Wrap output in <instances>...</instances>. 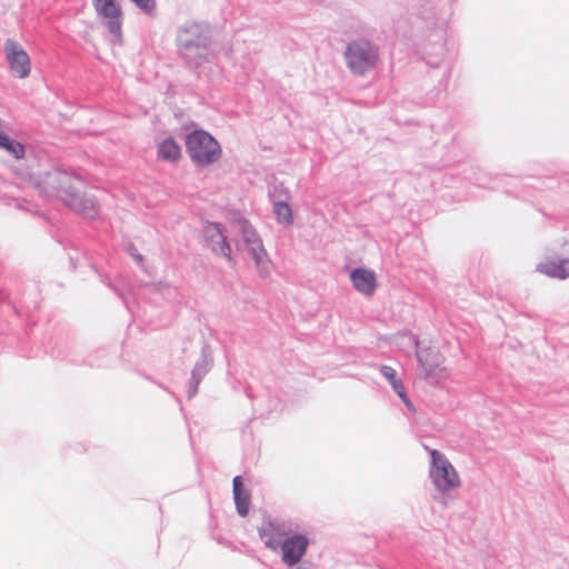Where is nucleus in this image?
Returning a JSON list of instances; mask_svg holds the SVG:
<instances>
[{
	"mask_svg": "<svg viewBox=\"0 0 569 569\" xmlns=\"http://www.w3.org/2000/svg\"><path fill=\"white\" fill-rule=\"evenodd\" d=\"M451 0H403L407 13L393 20L397 36L409 41L430 68L429 78L437 84L430 90L428 104L447 91L455 52L448 47L447 30L452 9Z\"/></svg>",
	"mask_w": 569,
	"mask_h": 569,
	"instance_id": "1",
	"label": "nucleus"
},
{
	"mask_svg": "<svg viewBox=\"0 0 569 569\" xmlns=\"http://www.w3.org/2000/svg\"><path fill=\"white\" fill-rule=\"evenodd\" d=\"M176 47L184 68L199 72L204 63L213 58V38L209 24L198 21H186L179 26L176 36Z\"/></svg>",
	"mask_w": 569,
	"mask_h": 569,
	"instance_id": "2",
	"label": "nucleus"
},
{
	"mask_svg": "<svg viewBox=\"0 0 569 569\" xmlns=\"http://www.w3.org/2000/svg\"><path fill=\"white\" fill-rule=\"evenodd\" d=\"M48 179L51 187L60 192L64 206L86 218L94 219L98 217L99 204L94 196L80 192L71 183V179L82 181V176L74 168L57 169L48 176Z\"/></svg>",
	"mask_w": 569,
	"mask_h": 569,
	"instance_id": "3",
	"label": "nucleus"
},
{
	"mask_svg": "<svg viewBox=\"0 0 569 569\" xmlns=\"http://www.w3.org/2000/svg\"><path fill=\"white\" fill-rule=\"evenodd\" d=\"M48 179L51 187L60 192L64 206L86 218L94 219L98 217L99 204L94 196L80 192L71 183V179L82 181V176L74 168L57 169L48 176Z\"/></svg>",
	"mask_w": 569,
	"mask_h": 569,
	"instance_id": "4",
	"label": "nucleus"
},
{
	"mask_svg": "<svg viewBox=\"0 0 569 569\" xmlns=\"http://www.w3.org/2000/svg\"><path fill=\"white\" fill-rule=\"evenodd\" d=\"M359 37L350 40L345 50V60L353 76L363 77L376 69L380 60V49L377 43L367 38L365 26L357 21Z\"/></svg>",
	"mask_w": 569,
	"mask_h": 569,
	"instance_id": "5",
	"label": "nucleus"
},
{
	"mask_svg": "<svg viewBox=\"0 0 569 569\" xmlns=\"http://www.w3.org/2000/svg\"><path fill=\"white\" fill-rule=\"evenodd\" d=\"M186 152L197 168L218 162L222 156L220 142L207 130L196 126L184 136Z\"/></svg>",
	"mask_w": 569,
	"mask_h": 569,
	"instance_id": "6",
	"label": "nucleus"
},
{
	"mask_svg": "<svg viewBox=\"0 0 569 569\" xmlns=\"http://www.w3.org/2000/svg\"><path fill=\"white\" fill-rule=\"evenodd\" d=\"M411 340L415 346V356L420 369V378L432 386L441 383L448 377L447 368L443 366L445 357L441 351L429 345H425L412 335Z\"/></svg>",
	"mask_w": 569,
	"mask_h": 569,
	"instance_id": "7",
	"label": "nucleus"
},
{
	"mask_svg": "<svg viewBox=\"0 0 569 569\" xmlns=\"http://www.w3.org/2000/svg\"><path fill=\"white\" fill-rule=\"evenodd\" d=\"M268 525L278 537H284L282 540L281 561L288 567L297 566L308 551L310 538L302 532L289 533L277 519L270 520Z\"/></svg>",
	"mask_w": 569,
	"mask_h": 569,
	"instance_id": "8",
	"label": "nucleus"
},
{
	"mask_svg": "<svg viewBox=\"0 0 569 569\" xmlns=\"http://www.w3.org/2000/svg\"><path fill=\"white\" fill-rule=\"evenodd\" d=\"M237 224L246 249L254 261L260 276L268 277L270 274L271 261L261 237L247 218L240 217L237 220Z\"/></svg>",
	"mask_w": 569,
	"mask_h": 569,
	"instance_id": "9",
	"label": "nucleus"
},
{
	"mask_svg": "<svg viewBox=\"0 0 569 569\" xmlns=\"http://www.w3.org/2000/svg\"><path fill=\"white\" fill-rule=\"evenodd\" d=\"M431 481L443 493L459 486V477L450 461L437 449L430 450Z\"/></svg>",
	"mask_w": 569,
	"mask_h": 569,
	"instance_id": "10",
	"label": "nucleus"
},
{
	"mask_svg": "<svg viewBox=\"0 0 569 569\" xmlns=\"http://www.w3.org/2000/svg\"><path fill=\"white\" fill-rule=\"evenodd\" d=\"M98 18L113 37V43L122 44L123 11L119 0H92Z\"/></svg>",
	"mask_w": 569,
	"mask_h": 569,
	"instance_id": "11",
	"label": "nucleus"
},
{
	"mask_svg": "<svg viewBox=\"0 0 569 569\" xmlns=\"http://www.w3.org/2000/svg\"><path fill=\"white\" fill-rule=\"evenodd\" d=\"M202 233L204 246L216 257L226 259L230 264L234 263L231 241L223 223L207 220L203 223Z\"/></svg>",
	"mask_w": 569,
	"mask_h": 569,
	"instance_id": "12",
	"label": "nucleus"
},
{
	"mask_svg": "<svg viewBox=\"0 0 569 569\" xmlns=\"http://www.w3.org/2000/svg\"><path fill=\"white\" fill-rule=\"evenodd\" d=\"M213 363L214 360L212 348L209 343L204 342L201 347L200 356L191 370V376L187 388L188 399L196 397L201 381L211 371Z\"/></svg>",
	"mask_w": 569,
	"mask_h": 569,
	"instance_id": "13",
	"label": "nucleus"
},
{
	"mask_svg": "<svg viewBox=\"0 0 569 569\" xmlns=\"http://www.w3.org/2000/svg\"><path fill=\"white\" fill-rule=\"evenodd\" d=\"M7 61L11 72L18 78H26L31 70L30 57L27 51L14 40L4 42Z\"/></svg>",
	"mask_w": 569,
	"mask_h": 569,
	"instance_id": "14",
	"label": "nucleus"
},
{
	"mask_svg": "<svg viewBox=\"0 0 569 569\" xmlns=\"http://www.w3.org/2000/svg\"><path fill=\"white\" fill-rule=\"evenodd\" d=\"M536 271L558 280L569 278V258H545L537 263Z\"/></svg>",
	"mask_w": 569,
	"mask_h": 569,
	"instance_id": "15",
	"label": "nucleus"
},
{
	"mask_svg": "<svg viewBox=\"0 0 569 569\" xmlns=\"http://www.w3.org/2000/svg\"><path fill=\"white\" fill-rule=\"evenodd\" d=\"M350 280L353 288L366 296H371L377 288L375 272L365 267L355 268L350 273Z\"/></svg>",
	"mask_w": 569,
	"mask_h": 569,
	"instance_id": "16",
	"label": "nucleus"
},
{
	"mask_svg": "<svg viewBox=\"0 0 569 569\" xmlns=\"http://www.w3.org/2000/svg\"><path fill=\"white\" fill-rule=\"evenodd\" d=\"M157 159L176 164L182 159V148L173 137H167L157 144Z\"/></svg>",
	"mask_w": 569,
	"mask_h": 569,
	"instance_id": "17",
	"label": "nucleus"
},
{
	"mask_svg": "<svg viewBox=\"0 0 569 569\" xmlns=\"http://www.w3.org/2000/svg\"><path fill=\"white\" fill-rule=\"evenodd\" d=\"M380 373L388 380V382L391 385L392 390L397 396L401 399L406 408L412 412L416 413V407L411 399L408 397L405 386L402 383V380L397 378V371L387 365L380 366Z\"/></svg>",
	"mask_w": 569,
	"mask_h": 569,
	"instance_id": "18",
	"label": "nucleus"
},
{
	"mask_svg": "<svg viewBox=\"0 0 569 569\" xmlns=\"http://www.w3.org/2000/svg\"><path fill=\"white\" fill-rule=\"evenodd\" d=\"M233 500L237 513L240 517H247L250 508L251 495L244 486L243 477L238 475L232 480Z\"/></svg>",
	"mask_w": 569,
	"mask_h": 569,
	"instance_id": "19",
	"label": "nucleus"
},
{
	"mask_svg": "<svg viewBox=\"0 0 569 569\" xmlns=\"http://www.w3.org/2000/svg\"><path fill=\"white\" fill-rule=\"evenodd\" d=\"M281 197L274 199L272 203L273 213L279 224L289 227L293 223V211L289 206L290 192L287 188H279Z\"/></svg>",
	"mask_w": 569,
	"mask_h": 569,
	"instance_id": "20",
	"label": "nucleus"
},
{
	"mask_svg": "<svg viewBox=\"0 0 569 569\" xmlns=\"http://www.w3.org/2000/svg\"><path fill=\"white\" fill-rule=\"evenodd\" d=\"M77 346H71L69 351L62 356L63 360L69 361L73 365H88L89 367H107L109 365L108 356L109 352L107 349H101L97 351V356H89L88 358H80L77 353Z\"/></svg>",
	"mask_w": 569,
	"mask_h": 569,
	"instance_id": "21",
	"label": "nucleus"
},
{
	"mask_svg": "<svg viewBox=\"0 0 569 569\" xmlns=\"http://www.w3.org/2000/svg\"><path fill=\"white\" fill-rule=\"evenodd\" d=\"M0 149L6 150L14 159L20 160L24 158L26 148L18 140L11 138L8 133L0 129Z\"/></svg>",
	"mask_w": 569,
	"mask_h": 569,
	"instance_id": "22",
	"label": "nucleus"
},
{
	"mask_svg": "<svg viewBox=\"0 0 569 569\" xmlns=\"http://www.w3.org/2000/svg\"><path fill=\"white\" fill-rule=\"evenodd\" d=\"M96 272L98 273L101 282L106 284L109 289H111L124 303H126V290L117 282L112 281L110 277L101 271H99L96 267H93Z\"/></svg>",
	"mask_w": 569,
	"mask_h": 569,
	"instance_id": "23",
	"label": "nucleus"
},
{
	"mask_svg": "<svg viewBox=\"0 0 569 569\" xmlns=\"http://www.w3.org/2000/svg\"><path fill=\"white\" fill-rule=\"evenodd\" d=\"M259 537L261 540H263L266 547L270 550H278L282 549V540L274 537L277 535L274 531L273 533H269L267 529L260 528L258 530Z\"/></svg>",
	"mask_w": 569,
	"mask_h": 569,
	"instance_id": "24",
	"label": "nucleus"
},
{
	"mask_svg": "<svg viewBox=\"0 0 569 569\" xmlns=\"http://www.w3.org/2000/svg\"><path fill=\"white\" fill-rule=\"evenodd\" d=\"M468 179L471 180L476 186L485 188L488 186L492 178L480 168H477L473 171V176L468 177Z\"/></svg>",
	"mask_w": 569,
	"mask_h": 569,
	"instance_id": "25",
	"label": "nucleus"
},
{
	"mask_svg": "<svg viewBox=\"0 0 569 569\" xmlns=\"http://www.w3.org/2000/svg\"><path fill=\"white\" fill-rule=\"evenodd\" d=\"M137 8L146 14H153L157 8L156 0H130Z\"/></svg>",
	"mask_w": 569,
	"mask_h": 569,
	"instance_id": "26",
	"label": "nucleus"
},
{
	"mask_svg": "<svg viewBox=\"0 0 569 569\" xmlns=\"http://www.w3.org/2000/svg\"><path fill=\"white\" fill-rule=\"evenodd\" d=\"M3 301H7L12 306V309L17 316H21L24 311V309H29V306L26 305L23 299L20 300H11L9 297L3 298Z\"/></svg>",
	"mask_w": 569,
	"mask_h": 569,
	"instance_id": "27",
	"label": "nucleus"
},
{
	"mask_svg": "<svg viewBox=\"0 0 569 569\" xmlns=\"http://www.w3.org/2000/svg\"><path fill=\"white\" fill-rule=\"evenodd\" d=\"M128 251L130 253V256L138 262V263H141L143 261V256L141 253L138 252L137 248L134 247V244L130 243L129 244V248H128Z\"/></svg>",
	"mask_w": 569,
	"mask_h": 569,
	"instance_id": "28",
	"label": "nucleus"
},
{
	"mask_svg": "<svg viewBox=\"0 0 569 569\" xmlns=\"http://www.w3.org/2000/svg\"><path fill=\"white\" fill-rule=\"evenodd\" d=\"M279 188H284V187L282 183H279V184L273 186L272 190L269 191V199L271 202H273L274 199H278L282 196Z\"/></svg>",
	"mask_w": 569,
	"mask_h": 569,
	"instance_id": "29",
	"label": "nucleus"
},
{
	"mask_svg": "<svg viewBox=\"0 0 569 569\" xmlns=\"http://www.w3.org/2000/svg\"><path fill=\"white\" fill-rule=\"evenodd\" d=\"M246 395H247L248 398L253 399V395H252L251 388H249V387L246 388Z\"/></svg>",
	"mask_w": 569,
	"mask_h": 569,
	"instance_id": "30",
	"label": "nucleus"
}]
</instances>
